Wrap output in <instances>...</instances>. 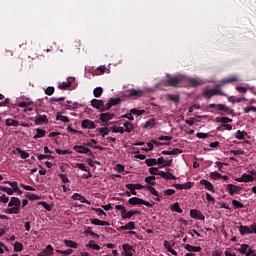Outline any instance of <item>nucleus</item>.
<instances>
[{
  "mask_svg": "<svg viewBox=\"0 0 256 256\" xmlns=\"http://www.w3.org/2000/svg\"><path fill=\"white\" fill-rule=\"evenodd\" d=\"M119 103H121L120 98H110L108 103H107V108L111 109V107H113L115 105H119Z\"/></svg>",
  "mask_w": 256,
  "mask_h": 256,
  "instance_id": "obj_28",
  "label": "nucleus"
},
{
  "mask_svg": "<svg viewBox=\"0 0 256 256\" xmlns=\"http://www.w3.org/2000/svg\"><path fill=\"white\" fill-rule=\"evenodd\" d=\"M146 165H148V167H152V165H159L158 159H155V158L147 159Z\"/></svg>",
  "mask_w": 256,
  "mask_h": 256,
  "instance_id": "obj_46",
  "label": "nucleus"
},
{
  "mask_svg": "<svg viewBox=\"0 0 256 256\" xmlns=\"http://www.w3.org/2000/svg\"><path fill=\"white\" fill-rule=\"evenodd\" d=\"M56 153L58 155H71L72 152L69 150L56 149Z\"/></svg>",
  "mask_w": 256,
  "mask_h": 256,
  "instance_id": "obj_57",
  "label": "nucleus"
},
{
  "mask_svg": "<svg viewBox=\"0 0 256 256\" xmlns=\"http://www.w3.org/2000/svg\"><path fill=\"white\" fill-rule=\"evenodd\" d=\"M202 93L206 99H211V97H215V95H225L217 88H205Z\"/></svg>",
  "mask_w": 256,
  "mask_h": 256,
  "instance_id": "obj_5",
  "label": "nucleus"
},
{
  "mask_svg": "<svg viewBox=\"0 0 256 256\" xmlns=\"http://www.w3.org/2000/svg\"><path fill=\"white\" fill-rule=\"evenodd\" d=\"M237 183H253L256 181V170H248L246 173H243L241 177L235 178Z\"/></svg>",
  "mask_w": 256,
  "mask_h": 256,
  "instance_id": "obj_3",
  "label": "nucleus"
},
{
  "mask_svg": "<svg viewBox=\"0 0 256 256\" xmlns=\"http://www.w3.org/2000/svg\"><path fill=\"white\" fill-rule=\"evenodd\" d=\"M238 253L245 256L253 255V249L248 244H242L240 248L237 249Z\"/></svg>",
  "mask_w": 256,
  "mask_h": 256,
  "instance_id": "obj_8",
  "label": "nucleus"
},
{
  "mask_svg": "<svg viewBox=\"0 0 256 256\" xmlns=\"http://www.w3.org/2000/svg\"><path fill=\"white\" fill-rule=\"evenodd\" d=\"M145 92L141 89L135 90V89H130L129 90V96L130 97H143Z\"/></svg>",
  "mask_w": 256,
  "mask_h": 256,
  "instance_id": "obj_24",
  "label": "nucleus"
},
{
  "mask_svg": "<svg viewBox=\"0 0 256 256\" xmlns=\"http://www.w3.org/2000/svg\"><path fill=\"white\" fill-rule=\"evenodd\" d=\"M234 137L235 139H239L240 141H242L243 139H245V137H247V132L238 130L234 133Z\"/></svg>",
  "mask_w": 256,
  "mask_h": 256,
  "instance_id": "obj_32",
  "label": "nucleus"
},
{
  "mask_svg": "<svg viewBox=\"0 0 256 256\" xmlns=\"http://www.w3.org/2000/svg\"><path fill=\"white\" fill-rule=\"evenodd\" d=\"M112 133H121V134H123V133H125V128L121 127V126H119V127L115 126V127L112 128Z\"/></svg>",
  "mask_w": 256,
  "mask_h": 256,
  "instance_id": "obj_52",
  "label": "nucleus"
},
{
  "mask_svg": "<svg viewBox=\"0 0 256 256\" xmlns=\"http://www.w3.org/2000/svg\"><path fill=\"white\" fill-rule=\"evenodd\" d=\"M122 249H123V256H132L133 255V246H131V244H123L122 245Z\"/></svg>",
  "mask_w": 256,
  "mask_h": 256,
  "instance_id": "obj_17",
  "label": "nucleus"
},
{
  "mask_svg": "<svg viewBox=\"0 0 256 256\" xmlns=\"http://www.w3.org/2000/svg\"><path fill=\"white\" fill-rule=\"evenodd\" d=\"M172 211H175L176 213H183V209H181V206H179V203H174L171 206Z\"/></svg>",
  "mask_w": 256,
  "mask_h": 256,
  "instance_id": "obj_44",
  "label": "nucleus"
},
{
  "mask_svg": "<svg viewBox=\"0 0 256 256\" xmlns=\"http://www.w3.org/2000/svg\"><path fill=\"white\" fill-rule=\"evenodd\" d=\"M142 151H146V152L153 151V142H148L147 147H143Z\"/></svg>",
  "mask_w": 256,
  "mask_h": 256,
  "instance_id": "obj_58",
  "label": "nucleus"
},
{
  "mask_svg": "<svg viewBox=\"0 0 256 256\" xmlns=\"http://www.w3.org/2000/svg\"><path fill=\"white\" fill-rule=\"evenodd\" d=\"M35 125H45V123H49V119H47V115H39L34 120Z\"/></svg>",
  "mask_w": 256,
  "mask_h": 256,
  "instance_id": "obj_15",
  "label": "nucleus"
},
{
  "mask_svg": "<svg viewBox=\"0 0 256 256\" xmlns=\"http://www.w3.org/2000/svg\"><path fill=\"white\" fill-rule=\"evenodd\" d=\"M5 125H6V127H19V125H21V124L19 123V121L15 120L13 118H7L5 120Z\"/></svg>",
  "mask_w": 256,
  "mask_h": 256,
  "instance_id": "obj_22",
  "label": "nucleus"
},
{
  "mask_svg": "<svg viewBox=\"0 0 256 256\" xmlns=\"http://www.w3.org/2000/svg\"><path fill=\"white\" fill-rule=\"evenodd\" d=\"M0 201H1V203H9V196H7V195H5V194H3V195H1L0 196Z\"/></svg>",
  "mask_w": 256,
  "mask_h": 256,
  "instance_id": "obj_64",
  "label": "nucleus"
},
{
  "mask_svg": "<svg viewBox=\"0 0 256 256\" xmlns=\"http://www.w3.org/2000/svg\"><path fill=\"white\" fill-rule=\"evenodd\" d=\"M235 81H239L237 76H230L221 81V85H227V83H235Z\"/></svg>",
  "mask_w": 256,
  "mask_h": 256,
  "instance_id": "obj_30",
  "label": "nucleus"
},
{
  "mask_svg": "<svg viewBox=\"0 0 256 256\" xmlns=\"http://www.w3.org/2000/svg\"><path fill=\"white\" fill-rule=\"evenodd\" d=\"M230 153L232 154V155H245V151H243V150H231L230 151Z\"/></svg>",
  "mask_w": 256,
  "mask_h": 256,
  "instance_id": "obj_63",
  "label": "nucleus"
},
{
  "mask_svg": "<svg viewBox=\"0 0 256 256\" xmlns=\"http://www.w3.org/2000/svg\"><path fill=\"white\" fill-rule=\"evenodd\" d=\"M26 197H28L31 201H39V199H41V196L33 193H28Z\"/></svg>",
  "mask_w": 256,
  "mask_h": 256,
  "instance_id": "obj_48",
  "label": "nucleus"
},
{
  "mask_svg": "<svg viewBox=\"0 0 256 256\" xmlns=\"http://www.w3.org/2000/svg\"><path fill=\"white\" fill-rule=\"evenodd\" d=\"M190 217H192V219H198L199 221H205V215H203V212L197 209L190 211Z\"/></svg>",
  "mask_w": 256,
  "mask_h": 256,
  "instance_id": "obj_12",
  "label": "nucleus"
},
{
  "mask_svg": "<svg viewBox=\"0 0 256 256\" xmlns=\"http://www.w3.org/2000/svg\"><path fill=\"white\" fill-rule=\"evenodd\" d=\"M76 167H78L80 169V171H89L88 167L85 166V164H83V163L76 164Z\"/></svg>",
  "mask_w": 256,
  "mask_h": 256,
  "instance_id": "obj_62",
  "label": "nucleus"
},
{
  "mask_svg": "<svg viewBox=\"0 0 256 256\" xmlns=\"http://www.w3.org/2000/svg\"><path fill=\"white\" fill-rule=\"evenodd\" d=\"M215 122L216 123H223V125H225L227 123H232L233 119H231L229 117H216Z\"/></svg>",
  "mask_w": 256,
  "mask_h": 256,
  "instance_id": "obj_29",
  "label": "nucleus"
},
{
  "mask_svg": "<svg viewBox=\"0 0 256 256\" xmlns=\"http://www.w3.org/2000/svg\"><path fill=\"white\" fill-rule=\"evenodd\" d=\"M145 183H148V185H155V176L146 177Z\"/></svg>",
  "mask_w": 256,
  "mask_h": 256,
  "instance_id": "obj_53",
  "label": "nucleus"
},
{
  "mask_svg": "<svg viewBox=\"0 0 256 256\" xmlns=\"http://www.w3.org/2000/svg\"><path fill=\"white\" fill-rule=\"evenodd\" d=\"M137 213H139L137 210H130L127 212V209H125L121 214V219H131V217H133V215H137Z\"/></svg>",
  "mask_w": 256,
  "mask_h": 256,
  "instance_id": "obj_18",
  "label": "nucleus"
},
{
  "mask_svg": "<svg viewBox=\"0 0 256 256\" xmlns=\"http://www.w3.org/2000/svg\"><path fill=\"white\" fill-rule=\"evenodd\" d=\"M92 211H96V213H98V217H107V213H105L101 208H92Z\"/></svg>",
  "mask_w": 256,
  "mask_h": 256,
  "instance_id": "obj_50",
  "label": "nucleus"
},
{
  "mask_svg": "<svg viewBox=\"0 0 256 256\" xmlns=\"http://www.w3.org/2000/svg\"><path fill=\"white\" fill-rule=\"evenodd\" d=\"M173 163V158L171 157H160L158 158L159 169H163V167H169Z\"/></svg>",
  "mask_w": 256,
  "mask_h": 256,
  "instance_id": "obj_9",
  "label": "nucleus"
},
{
  "mask_svg": "<svg viewBox=\"0 0 256 256\" xmlns=\"http://www.w3.org/2000/svg\"><path fill=\"white\" fill-rule=\"evenodd\" d=\"M123 128H124V133H132V131L135 129V126L133 125V123L126 121L123 124Z\"/></svg>",
  "mask_w": 256,
  "mask_h": 256,
  "instance_id": "obj_26",
  "label": "nucleus"
},
{
  "mask_svg": "<svg viewBox=\"0 0 256 256\" xmlns=\"http://www.w3.org/2000/svg\"><path fill=\"white\" fill-rule=\"evenodd\" d=\"M20 187H22V189H25V191H35V188H33V186L25 185L23 183H20Z\"/></svg>",
  "mask_w": 256,
  "mask_h": 256,
  "instance_id": "obj_59",
  "label": "nucleus"
},
{
  "mask_svg": "<svg viewBox=\"0 0 256 256\" xmlns=\"http://www.w3.org/2000/svg\"><path fill=\"white\" fill-rule=\"evenodd\" d=\"M238 231L240 233V235H251V227L249 226H244V225H241L238 227Z\"/></svg>",
  "mask_w": 256,
  "mask_h": 256,
  "instance_id": "obj_20",
  "label": "nucleus"
},
{
  "mask_svg": "<svg viewBox=\"0 0 256 256\" xmlns=\"http://www.w3.org/2000/svg\"><path fill=\"white\" fill-rule=\"evenodd\" d=\"M38 205H42V207H44V209H46V211H51V205L47 204V202H45V201L38 202Z\"/></svg>",
  "mask_w": 256,
  "mask_h": 256,
  "instance_id": "obj_56",
  "label": "nucleus"
},
{
  "mask_svg": "<svg viewBox=\"0 0 256 256\" xmlns=\"http://www.w3.org/2000/svg\"><path fill=\"white\" fill-rule=\"evenodd\" d=\"M130 113H132V115H136L137 117H141V115H143V113H145V110H137L135 108L130 110Z\"/></svg>",
  "mask_w": 256,
  "mask_h": 256,
  "instance_id": "obj_49",
  "label": "nucleus"
},
{
  "mask_svg": "<svg viewBox=\"0 0 256 256\" xmlns=\"http://www.w3.org/2000/svg\"><path fill=\"white\" fill-rule=\"evenodd\" d=\"M86 247L88 249H93L94 251H100L101 250V246H99L98 244L95 243V240H90Z\"/></svg>",
  "mask_w": 256,
  "mask_h": 256,
  "instance_id": "obj_27",
  "label": "nucleus"
},
{
  "mask_svg": "<svg viewBox=\"0 0 256 256\" xmlns=\"http://www.w3.org/2000/svg\"><path fill=\"white\" fill-rule=\"evenodd\" d=\"M156 125L155 119L152 118L150 120H148L145 124H144V129H153V127Z\"/></svg>",
  "mask_w": 256,
  "mask_h": 256,
  "instance_id": "obj_38",
  "label": "nucleus"
},
{
  "mask_svg": "<svg viewBox=\"0 0 256 256\" xmlns=\"http://www.w3.org/2000/svg\"><path fill=\"white\" fill-rule=\"evenodd\" d=\"M14 251L15 253H21V251H23V245L20 242H15Z\"/></svg>",
  "mask_w": 256,
  "mask_h": 256,
  "instance_id": "obj_45",
  "label": "nucleus"
},
{
  "mask_svg": "<svg viewBox=\"0 0 256 256\" xmlns=\"http://www.w3.org/2000/svg\"><path fill=\"white\" fill-rule=\"evenodd\" d=\"M72 199L74 201H80V203H87V205H91V202L89 200H87V198H85L83 195H81L79 193H74L72 195Z\"/></svg>",
  "mask_w": 256,
  "mask_h": 256,
  "instance_id": "obj_14",
  "label": "nucleus"
},
{
  "mask_svg": "<svg viewBox=\"0 0 256 256\" xmlns=\"http://www.w3.org/2000/svg\"><path fill=\"white\" fill-rule=\"evenodd\" d=\"M226 189L229 195H237L241 191V187L235 184H227Z\"/></svg>",
  "mask_w": 256,
  "mask_h": 256,
  "instance_id": "obj_11",
  "label": "nucleus"
},
{
  "mask_svg": "<svg viewBox=\"0 0 256 256\" xmlns=\"http://www.w3.org/2000/svg\"><path fill=\"white\" fill-rule=\"evenodd\" d=\"M73 150L76 151V153H82L84 155H89L90 157H93V151L91 149L85 147V146H74Z\"/></svg>",
  "mask_w": 256,
  "mask_h": 256,
  "instance_id": "obj_10",
  "label": "nucleus"
},
{
  "mask_svg": "<svg viewBox=\"0 0 256 256\" xmlns=\"http://www.w3.org/2000/svg\"><path fill=\"white\" fill-rule=\"evenodd\" d=\"M175 189L183 190V189H191V182H186L185 184H174Z\"/></svg>",
  "mask_w": 256,
  "mask_h": 256,
  "instance_id": "obj_31",
  "label": "nucleus"
},
{
  "mask_svg": "<svg viewBox=\"0 0 256 256\" xmlns=\"http://www.w3.org/2000/svg\"><path fill=\"white\" fill-rule=\"evenodd\" d=\"M64 244L66 245V247H70L71 249H77V247H79L77 242H74L72 240H64Z\"/></svg>",
  "mask_w": 256,
  "mask_h": 256,
  "instance_id": "obj_35",
  "label": "nucleus"
},
{
  "mask_svg": "<svg viewBox=\"0 0 256 256\" xmlns=\"http://www.w3.org/2000/svg\"><path fill=\"white\" fill-rule=\"evenodd\" d=\"M184 249H186V251H189L190 253H199V251H201V246L186 244Z\"/></svg>",
  "mask_w": 256,
  "mask_h": 256,
  "instance_id": "obj_25",
  "label": "nucleus"
},
{
  "mask_svg": "<svg viewBox=\"0 0 256 256\" xmlns=\"http://www.w3.org/2000/svg\"><path fill=\"white\" fill-rule=\"evenodd\" d=\"M211 179H214V181H217V179H221V173L214 171L210 174Z\"/></svg>",
  "mask_w": 256,
  "mask_h": 256,
  "instance_id": "obj_54",
  "label": "nucleus"
},
{
  "mask_svg": "<svg viewBox=\"0 0 256 256\" xmlns=\"http://www.w3.org/2000/svg\"><path fill=\"white\" fill-rule=\"evenodd\" d=\"M93 95L96 98L101 97V95H103V88L102 87L95 88L94 91H93Z\"/></svg>",
  "mask_w": 256,
  "mask_h": 256,
  "instance_id": "obj_42",
  "label": "nucleus"
},
{
  "mask_svg": "<svg viewBox=\"0 0 256 256\" xmlns=\"http://www.w3.org/2000/svg\"><path fill=\"white\" fill-rule=\"evenodd\" d=\"M16 151L19 153L21 159H28L29 154L25 150H21V148H16Z\"/></svg>",
  "mask_w": 256,
  "mask_h": 256,
  "instance_id": "obj_41",
  "label": "nucleus"
},
{
  "mask_svg": "<svg viewBox=\"0 0 256 256\" xmlns=\"http://www.w3.org/2000/svg\"><path fill=\"white\" fill-rule=\"evenodd\" d=\"M5 213H7V215H19V213H21V200L17 197H12Z\"/></svg>",
  "mask_w": 256,
  "mask_h": 256,
  "instance_id": "obj_1",
  "label": "nucleus"
},
{
  "mask_svg": "<svg viewBox=\"0 0 256 256\" xmlns=\"http://www.w3.org/2000/svg\"><path fill=\"white\" fill-rule=\"evenodd\" d=\"M232 205L235 209H243V207H245V205L238 200H232Z\"/></svg>",
  "mask_w": 256,
  "mask_h": 256,
  "instance_id": "obj_47",
  "label": "nucleus"
},
{
  "mask_svg": "<svg viewBox=\"0 0 256 256\" xmlns=\"http://www.w3.org/2000/svg\"><path fill=\"white\" fill-rule=\"evenodd\" d=\"M68 87H71V82L67 81V82H60L58 84V88L59 89H68Z\"/></svg>",
  "mask_w": 256,
  "mask_h": 256,
  "instance_id": "obj_51",
  "label": "nucleus"
},
{
  "mask_svg": "<svg viewBox=\"0 0 256 256\" xmlns=\"http://www.w3.org/2000/svg\"><path fill=\"white\" fill-rule=\"evenodd\" d=\"M97 131L102 135V137H105L111 133V129H109V127L97 128Z\"/></svg>",
  "mask_w": 256,
  "mask_h": 256,
  "instance_id": "obj_34",
  "label": "nucleus"
},
{
  "mask_svg": "<svg viewBox=\"0 0 256 256\" xmlns=\"http://www.w3.org/2000/svg\"><path fill=\"white\" fill-rule=\"evenodd\" d=\"M55 249H53V246L51 244L47 245L45 249H43L40 253L37 254V256H53Z\"/></svg>",
  "mask_w": 256,
  "mask_h": 256,
  "instance_id": "obj_13",
  "label": "nucleus"
},
{
  "mask_svg": "<svg viewBox=\"0 0 256 256\" xmlns=\"http://www.w3.org/2000/svg\"><path fill=\"white\" fill-rule=\"evenodd\" d=\"M128 203L130 205H145L146 207H153V204L151 202L145 201L137 197L129 198Z\"/></svg>",
  "mask_w": 256,
  "mask_h": 256,
  "instance_id": "obj_6",
  "label": "nucleus"
},
{
  "mask_svg": "<svg viewBox=\"0 0 256 256\" xmlns=\"http://www.w3.org/2000/svg\"><path fill=\"white\" fill-rule=\"evenodd\" d=\"M0 191H3L4 193H7V195H13L15 193V190L9 187L0 186Z\"/></svg>",
  "mask_w": 256,
  "mask_h": 256,
  "instance_id": "obj_40",
  "label": "nucleus"
},
{
  "mask_svg": "<svg viewBox=\"0 0 256 256\" xmlns=\"http://www.w3.org/2000/svg\"><path fill=\"white\" fill-rule=\"evenodd\" d=\"M113 117H115V114H113L111 112L102 113L100 115V119L103 123H107V121H111V119H113Z\"/></svg>",
  "mask_w": 256,
  "mask_h": 256,
  "instance_id": "obj_19",
  "label": "nucleus"
},
{
  "mask_svg": "<svg viewBox=\"0 0 256 256\" xmlns=\"http://www.w3.org/2000/svg\"><path fill=\"white\" fill-rule=\"evenodd\" d=\"M58 177H60L62 183H69V178L65 174H58Z\"/></svg>",
  "mask_w": 256,
  "mask_h": 256,
  "instance_id": "obj_60",
  "label": "nucleus"
},
{
  "mask_svg": "<svg viewBox=\"0 0 256 256\" xmlns=\"http://www.w3.org/2000/svg\"><path fill=\"white\" fill-rule=\"evenodd\" d=\"M208 109H216L217 111H224L225 113H233V110L225 104H210Z\"/></svg>",
  "mask_w": 256,
  "mask_h": 256,
  "instance_id": "obj_7",
  "label": "nucleus"
},
{
  "mask_svg": "<svg viewBox=\"0 0 256 256\" xmlns=\"http://www.w3.org/2000/svg\"><path fill=\"white\" fill-rule=\"evenodd\" d=\"M184 83H186L187 87H199V85H203L205 81L201 78H189L184 76Z\"/></svg>",
  "mask_w": 256,
  "mask_h": 256,
  "instance_id": "obj_4",
  "label": "nucleus"
},
{
  "mask_svg": "<svg viewBox=\"0 0 256 256\" xmlns=\"http://www.w3.org/2000/svg\"><path fill=\"white\" fill-rule=\"evenodd\" d=\"M150 175H159V169L155 167L149 168Z\"/></svg>",
  "mask_w": 256,
  "mask_h": 256,
  "instance_id": "obj_61",
  "label": "nucleus"
},
{
  "mask_svg": "<svg viewBox=\"0 0 256 256\" xmlns=\"http://www.w3.org/2000/svg\"><path fill=\"white\" fill-rule=\"evenodd\" d=\"M126 189H135V191H141V189H145V186L142 185V184H139V183H136V184H133V183H130V184H126L125 185Z\"/></svg>",
  "mask_w": 256,
  "mask_h": 256,
  "instance_id": "obj_21",
  "label": "nucleus"
},
{
  "mask_svg": "<svg viewBox=\"0 0 256 256\" xmlns=\"http://www.w3.org/2000/svg\"><path fill=\"white\" fill-rule=\"evenodd\" d=\"M124 226L126 228V231H133L135 229V222H128Z\"/></svg>",
  "mask_w": 256,
  "mask_h": 256,
  "instance_id": "obj_55",
  "label": "nucleus"
},
{
  "mask_svg": "<svg viewBox=\"0 0 256 256\" xmlns=\"http://www.w3.org/2000/svg\"><path fill=\"white\" fill-rule=\"evenodd\" d=\"M45 130L38 128L36 129V135L33 136V139H41V137H45Z\"/></svg>",
  "mask_w": 256,
  "mask_h": 256,
  "instance_id": "obj_37",
  "label": "nucleus"
},
{
  "mask_svg": "<svg viewBox=\"0 0 256 256\" xmlns=\"http://www.w3.org/2000/svg\"><path fill=\"white\" fill-rule=\"evenodd\" d=\"M56 121H62V123H69V117L63 116L62 113L56 114Z\"/></svg>",
  "mask_w": 256,
  "mask_h": 256,
  "instance_id": "obj_36",
  "label": "nucleus"
},
{
  "mask_svg": "<svg viewBox=\"0 0 256 256\" xmlns=\"http://www.w3.org/2000/svg\"><path fill=\"white\" fill-rule=\"evenodd\" d=\"M166 99L169 101H173V103H179V96L173 95V94H168L166 95Z\"/></svg>",
  "mask_w": 256,
  "mask_h": 256,
  "instance_id": "obj_43",
  "label": "nucleus"
},
{
  "mask_svg": "<svg viewBox=\"0 0 256 256\" xmlns=\"http://www.w3.org/2000/svg\"><path fill=\"white\" fill-rule=\"evenodd\" d=\"M91 105L95 109H101V107H103V100L92 99L91 100Z\"/></svg>",
  "mask_w": 256,
  "mask_h": 256,
  "instance_id": "obj_33",
  "label": "nucleus"
},
{
  "mask_svg": "<svg viewBox=\"0 0 256 256\" xmlns=\"http://www.w3.org/2000/svg\"><path fill=\"white\" fill-rule=\"evenodd\" d=\"M4 183H7L8 185H10V187H12V191H14V193H16V191H20L19 190V185L17 184L16 181H5Z\"/></svg>",
  "mask_w": 256,
  "mask_h": 256,
  "instance_id": "obj_39",
  "label": "nucleus"
},
{
  "mask_svg": "<svg viewBox=\"0 0 256 256\" xmlns=\"http://www.w3.org/2000/svg\"><path fill=\"white\" fill-rule=\"evenodd\" d=\"M165 83V81H162L160 85H164ZM167 83L170 87H187V83H185V76L183 75L172 77Z\"/></svg>",
  "mask_w": 256,
  "mask_h": 256,
  "instance_id": "obj_2",
  "label": "nucleus"
},
{
  "mask_svg": "<svg viewBox=\"0 0 256 256\" xmlns=\"http://www.w3.org/2000/svg\"><path fill=\"white\" fill-rule=\"evenodd\" d=\"M200 185H203L207 191H210L211 193H215V187L213 184L205 179L200 180Z\"/></svg>",
  "mask_w": 256,
  "mask_h": 256,
  "instance_id": "obj_16",
  "label": "nucleus"
},
{
  "mask_svg": "<svg viewBox=\"0 0 256 256\" xmlns=\"http://www.w3.org/2000/svg\"><path fill=\"white\" fill-rule=\"evenodd\" d=\"M95 122L89 120V119H86L82 122V128L83 129H95Z\"/></svg>",
  "mask_w": 256,
  "mask_h": 256,
  "instance_id": "obj_23",
  "label": "nucleus"
}]
</instances>
